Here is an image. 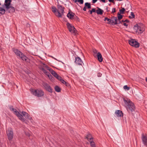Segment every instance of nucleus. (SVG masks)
<instances>
[{"mask_svg": "<svg viewBox=\"0 0 147 147\" xmlns=\"http://www.w3.org/2000/svg\"><path fill=\"white\" fill-rule=\"evenodd\" d=\"M124 101L125 105L128 111L132 112L134 111L135 106L134 104L129 99H124Z\"/></svg>", "mask_w": 147, "mask_h": 147, "instance_id": "f257e3e1", "label": "nucleus"}, {"mask_svg": "<svg viewBox=\"0 0 147 147\" xmlns=\"http://www.w3.org/2000/svg\"><path fill=\"white\" fill-rule=\"evenodd\" d=\"M13 51L17 57H19L22 60L25 61L27 62L30 63V59L20 51L17 49H13Z\"/></svg>", "mask_w": 147, "mask_h": 147, "instance_id": "f03ea898", "label": "nucleus"}, {"mask_svg": "<svg viewBox=\"0 0 147 147\" xmlns=\"http://www.w3.org/2000/svg\"><path fill=\"white\" fill-rule=\"evenodd\" d=\"M134 28L135 32L139 34L142 33L144 30V26L142 24H136L134 26Z\"/></svg>", "mask_w": 147, "mask_h": 147, "instance_id": "7ed1b4c3", "label": "nucleus"}, {"mask_svg": "<svg viewBox=\"0 0 147 147\" xmlns=\"http://www.w3.org/2000/svg\"><path fill=\"white\" fill-rule=\"evenodd\" d=\"M57 11L55 13V15L59 17H61L64 13V9L65 7L62 5L58 4L57 5Z\"/></svg>", "mask_w": 147, "mask_h": 147, "instance_id": "20e7f679", "label": "nucleus"}, {"mask_svg": "<svg viewBox=\"0 0 147 147\" xmlns=\"http://www.w3.org/2000/svg\"><path fill=\"white\" fill-rule=\"evenodd\" d=\"M31 91L33 95L38 97L42 96L44 95V92L41 89H32Z\"/></svg>", "mask_w": 147, "mask_h": 147, "instance_id": "39448f33", "label": "nucleus"}, {"mask_svg": "<svg viewBox=\"0 0 147 147\" xmlns=\"http://www.w3.org/2000/svg\"><path fill=\"white\" fill-rule=\"evenodd\" d=\"M66 25L69 31L72 34L76 35L78 34L77 31L74 27L69 23H67Z\"/></svg>", "mask_w": 147, "mask_h": 147, "instance_id": "423d86ee", "label": "nucleus"}, {"mask_svg": "<svg viewBox=\"0 0 147 147\" xmlns=\"http://www.w3.org/2000/svg\"><path fill=\"white\" fill-rule=\"evenodd\" d=\"M6 134L8 140H11L13 137V132L12 129L11 128H9L8 130L6 131Z\"/></svg>", "mask_w": 147, "mask_h": 147, "instance_id": "0eeeda50", "label": "nucleus"}, {"mask_svg": "<svg viewBox=\"0 0 147 147\" xmlns=\"http://www.w3.org/2000/svg\"><path fill=\"white\" fill-rule=\"evenodd\" d=\"M129 43L131 45L136 48L139 47L140 46L139 43L135 39H131L129 40Z\"/></svg>", "mask_w": 147, "mask_h": 147, "instance_id": "6e6552de", "label": "nucleus"}, {"mask_svg": "<svg viewBox=\"0 0 147 147\" xmlns=\"http://www.w3.org/2000/svg\"><path fill=\"white\" fill-rule=\"evenodd\" d=\"M141 139L144 145L147 146V135H144L143 133L142 134Z\"/></svg>", "mask_w": 147, "mask_h": 147, "instance_id": "1a4fd4ad", "label": "nucleus"}, {"mask_svg": "<svg viewBox=\"0 0 147 147\" xmlns=\"http://www.w3.org/2000/svg\"><path fill=\"white\" fill-rule=\"evenodd\" d=\"M42 85L47 91L51 93L52 92V90L51 88L48 84L45 82H43Z\"/></svg>", "mask_w": 147, "mask_h": 147, "instance_id": "9d476101", "label": "nucleus"}, {"mask_svg": "<svg viewBox=\"0 0 147 147\" xmlns=\"http://www.w3.org/2000/svg\"><path fill=\"white\" fill-rule=\"evenodd\" d=\"M19 118V119L22 121H25L26 119L23 117L21 114H20L19 112L17 111H15V113H14Z\"/></svg>", "mask_w": 147, "mask_h": 147, "instance_id": "9b49d317", "label": "nucleus"}, {"mask_svg": "<svg viewBox=\"0 0 147 147\" xmlns=\"http://www.w3.org/2000/svg\"><path fill=\"white\" fill-rule=\"evenodd\" d=\"M11 2V0H5V3L3 5V7L5 5V7L7 9H8L10 8V5Z\"/></svg>", "mask_w": 147, "mask_h": 147, "instance_id": "f8f14e48", "label": "nucleus"}, {"mask_svg": "<svg viewBox=\"0 0 147 147\" xmlns=\"http://www.w3.org/2000/svg\"><path fill=\"white\" fill-rule=\"evenodd\" d=\"M75 62L76 64L80 65H82L83 63L81 58L79 57H76Z\"/></svg>", "mask_w": 147, "mask_h": 147, "instance_id": "ddd939ff", "label": "nucleus"}, {"mask_svg": "<svg viewBox=\"0 0 147 147\" xmlns=\"http://www.w3.org/2000/svg\"><path fill=\"white\" fill-rule=\"evenodd\" d=\"M115 113L117 117H121L123 116V113L120 110H116Z\"/></svg>", "mask_w": 147, "mask_h": 147, "instance_id": "4468645a", "label": "nucleus"}, {"mask_svg": "<svg viewBox=\"0 0 147 147\" xmlns=\"http://www.w3.org/2000/svg\"><path fill=\"white\" fill-rule=\"evenodd\" d=\"M117 18L114 16L111 19V24L113 25H115V22L117 21Z\"/></svg>", "mask_w": 147, "mask_h": 147, "instance_id": "2eb2a0df", "label": "nucleus"}, {"mask_svg": "<svg viewBox=\"0 0 147 147\" xmlns=\"http://www.w3.org/2000/svg\"><path fill=\"white\" fill-rule=\"evenodd\" d=\"M97 55L98 61L100 62H102L103 61V58L101 53L100 52H98Z\"/></svg>", "mask_w": 147, "mask_h": 147, "instance_id": "dca6fc26", "label": "nucleus"}, {"mask_svg": "<svg viewBox=\"0 0 147 147\" xmlns=\"http://www.w3.org/2000/svg\"><path fill=\"white\" fill-rule=\"evenodd\" d=\"M74 13L72 12H69L67 15V16L70 19H72L74 18Z\"/></svg>", "mask_w": 147, "mask_h": 147, "instance_id": "f3484780", "label": "nucleus"}, {"mask_svg": "<svg viewBox=\"0 0 147 147\" xmlns=\"http://www.w3.org/2000/svg\"><path fill=\"white\" fill-rule=\"evenodd\" d=\"M22 113L23 115L26 118L30 119V116L27 113L25 112V111H22Z\"/></svg>", "mask_w": 147, "mask_h": 147, "instance_id": "a211bd4d", "label": "nucleus"}, {"mask_svg": "<svg viewBox=\"0 0 147 147\" xmlns=\"http://www.w3.org/2000/svg\"><path fill=\"white\" fill-rule=\"evenodd\" d=\"M98 9L96 11V13L98 14L102 15L103 12V11L99 7H97Z\"/></svg>", "mask_w": 147, "mask_h": 147, "instance_id": "6ab92c4d", "label": "nucleus"}, {"mask_svg": "<svg viewBox=\"0 0 147 147\" xmlns=\"http://www.w3.org/2000/svg\"><path fill=\"white\" fill-rule=\"evenodd\" d=\"M5 10L3 8L0 7V16L3 15L5 13Z\"/></svg>", "mask_w": 147, "mask_h": 147, "instance_id": "aec40b11", "label": "nucleus"}, {"mask_svg": "<svg viewBox=\"0 0 147 147\" xmlns=\"http://www.w3.org/2000/svg\"><path fill=\"white\" fill-rule=\"evenodd\" d=\"M86 138L89 141V140H93V138L91 134H88L86 137Z\"/></svg>", "mask_w": 147, "mask_h": 147, "instance_id": "412c9836", "label": "nucleus"}, {"mask_svg": "<svg viewBox=\"0 0 147 147\" xmlns=\"http://www.w3.org/2000/svg\"><path fill=\"white\" fill-rule=\"evenodd\" d=\"M52 75L54 76L56 78L58 77V75L53 70H51V72Z\"/></svg>", "mask_w": 147, "mask_h": 147, "instance_id": "4be33fe9", "label": "nucleus"}, {"mask_svg": "<svg viewBox=\"0 0 147 147\" xmlns=\"http://www.w3.org/2000/svg\"><path fill=\"white\" fill-rule=\"evenodd\" d=\"M85 6L86 7H87L88 9H89L91 8V4L90 3L88 2H86L85 3Z\"/></svg>", "mask_w": 147, "mask_h": 147, "instance_id": "5701e85b", "label": "nucleus"}, {"mask_svg": "<svg viewBox=\"0 0 147 147\" xmlns=\"http://www.w3.org/2000/svg\"><path fill=\"white\" fill-rule=\"evenodd\" d=\"M91 147H96L94 142L93 140H89Z\"/></svg>", "mask_w": 147, "mask_h": 147, "instance_id": "b1692460", "label": "nucleus"}, {"mask_svg": "<svg viewBox=\"0 0 147 147\" xmlns=\"http://www.w3.org/2000/svg\"><path fill=\"white\" fill-rule=\"evenodd\" d=\"M55 91L57 92H60L61 91V88L58 86H56L55 87Z\"/></svg>", "mask_w": 147, "mask_h": 147, "instance_id": "393cba45", "label": "nucleus"}, {"mask_svg": "<svg viewBox=\"0 0 147 147\" xmlns=\"http://www.w3.org/2000/svg\"><path fill=\"white\" fill-rule=\"evenodd\" d=\"M52 11L55 13H55H57V9L56 7L54 6H53L52 7Z\"/></svg>", "mask_w": 147, "mask_h": 147, "instance_id": "a878e982", "label": "nucleus"}, {"mask_svg": "<svg viewBox=\"0 0 147 147\" xmlns=\"http://www.w3.org/2000/svg\"><path fill=\"white\" fill-rule=\"evenodd\" d=\"M9 9V12H13L15 11V8L13 7L10 6V8Z\"/></svg>", "mask_w": 147, "mask_h": 147, "instance_id": "bb28decb", "label": "nucleus"}, {"mask_svg": "<svg viewBox=\"0 0 147 147\" xmlns=\"http://www.w3.org/2000/svg\"><path fill=\"white\" fill-rule=\"evenodd\" d=\"M73 1L75 3H76L77 2H78L80 3L81 4H83L84 3V0H73Z\"/></svg>", "mask_w": 147, "mask_h": 147, "instance_id": "cd10ccee", "label": "nucleus"}, {"mask_svg": "<svg viewBox=\"0 0 147 147\" xmlns=\"http://www.w3.org/2000/svg\"><path fill=\"white\" fill-rule=\"evenodd\" d=\"M117 18L119 20H121L123 18V16L121 15L119 13H117Z\"/></svg>", "mask_w": 147, "mask_h": 147, "instance_id": "c85d7f7f", "label": "nucleus"}, {"mask_svg": "<svg viewBox=\"0 0 147 147\" xmlns=\"http://www.w3.org/2000/svg\"><path fill=\"white\" fill-rule=\"evenodd\" d=\"M111 19L108 18L107 17H105L104 18V21H106L107 20L108 21L107 23L108 24H111Z\"/></svg>", "mask_w": 147, "mask_h": 147, "instance_id": "c756f323", "label": "nucleus"}, {"mask_svg": "<svg viewBox=\"0 0 147 147\" xmlns=\"http://www.w3.org/2000/svg\"><path fill=\"white\" fill-rule=\"evenodd\" d=\"M125 9L124 8H122V9L119 10L120 13L123 14L124 11H125Z\"/></svg>", "mask_w": 147, "mask_h": 147, "instance_id": "7c9ffc66", "label": "nucleus"}, {"mask_svg": "<svg viewBox=\"0 0 147 147\" xmlns=\"http://www.w3.org/2000/svg\"><path fill=\"white\" fill-rule=\"evenodd\" d=\"M61 82L63 84H65L66 86H69V84L66 82L65 81H64L63 79L62 80H61Z\"/></svg>", "mask_w": 147, "mask_h": 147, "instance_id": "2f4dec72", "label": "nucleus"}, {"mask_svg": "<svg viewBox=\"0 0 147 147\" xmlns=\"http://www.w3.org/2000/svg\"><path fill=\"white\" fill-rule=\"evenodd\" d=\"M41 70L43 72L45 73L46 75H47V73H49L48 72L46 69H45L44 68H42L41 69Z\"/></svg>", "mask_w": 147, "mask_h": 147, "instance_id": "473e14b6", "label": "nucleus"}, {"mask_svg": "<svg viewBox=\"0 0 147 147\" xmlns=\"http://www.w3.org/2000/svg\"><path fill=\"white\" fill-rule=\"evenodd\" d=\"M131 16H129V18H134L135 15L134 14V13L133 12H131Z\"/></svg>", "mask_w": 147, "mask_h": 147, "instance_id": "72a5a7b5", "label": "nucleus"}, {"mask_svg": "<svg viewBox=\"0 0 147 147\" xmlns=\"http://www.w3.org/2000/svg\"><path fill=\"white\" fill-rule=\"evenodd\" d=\"M120 20H119L118 19H117V21H116V22H115V25L121 24V22Z\"/></svg>", "mask_w": 147, "mask_h": 147, "instance_id": "f704fd0d", "label": "nucleus"}, {"mask_svg": "<svg viewBox=\"0 0 147 147\" xmlns=\"http://www.w3.org/2000/svg\"><path fill=\"white\" fill-rule=\"evenodd\" d=\"M123 88L125 89H126L127 90H129V87H128L127 85H125L123 86Z\"/></svg>", "mask_w": 147, "mask_h": 147, "instance_id": "c9c22d12", "label": "nucleus"}, {"mask_svg": "<svg viewBox=\"0 0 147 147\" xmlns=\"http://www.w3.org/2000/svg\"><path fill=\"white\" fill-rule=\"evenodd\" d=\"M47 75L50 79H52L53 78L52 76L49 73H47Z\"/></svg>", "mask_w": 147, "mask_h": 147, "instance_id": "e433bc0d", "label": "nucleus"}, {"mask_svg": "<svg viewBox=\"0 0 147 147\" xmlns=\"http://www.w3.org/2000/svg\"><path fill=\"white\" fill-rule=\"evenodd\" d=\"M45 67L47 68V69L49 70L50 72H51V70H53L52 69L49 67L47 65H46Z\"/></svg>", "mask_w": 147, "mask_h": 147, "instance_id": "4c0bfd02", "label": "nucleus"}, {"mask_svg": "<svg viewBox=\"0 0 147 147\" xmlns=\"http://www.w3.org/2000/svg\"><path fill=\"white\" fill-rule=\"evenodd\" d=\"M56 78L58 80H60V81H61V80H63L61 77L59 76V75L58 76V77H57Z\"/></svg>", "mask_w": 147, "mask_h": 147, "instance_id": "58836bf2", "label": "nucleus"}, {"mask_svg": "<svg viewBox=\"0 0 147 147\" xmlns=\"http://www.w3.org/2000/svg\"><path fill=\"white\" fill-rule=\"evenodd\" d=\"M97 76L98 77H100L102 76V74L100 73H98L97 74Z\"/></svg>", "mask_w": 147, "mask_h": 147, "instance_id": "ea45409f", "label": "nucleus"}, {"mask_svg": "<svg viewBox=\"0 0 147 147\" xmlns=\"http://www.w3.org/2000/svg\"><path fill=\"white\" fill-rule=\"evenodd\" d=\"M99 1L100 2H102L104 3H105L107 2V1H106L107 0H99Z\"/></svg>", "mask_w": 147, "mask_h": 147, "instance_id": "a19ab883", "label": "nucleus"}, {"mask_svg": "<svg viewBox=\"0 0 147 147\" xmlns=\"http://www.w3.org/2000/svg\"><path fill=\"white\" fill-rule=\"evenodd\" d=\"M116 12L115 9V8H113L112 9V13H114Z\"/></svg>", "mask_w": 147, "mask_h": 147, "instance_id": "79ce46f5", "label": "nucleus"}, {"mask_svg": "<svg viewBox=\"0 0 147 147\" xmlns=\"http://www.w3.org/2000/svg\"><path fill=\"white\" fill-rule=\"evenodd\" d=\"M91 10L92 12H94L96 11L95 9V8H92Z\"/></svg>", "mask_w": 147, "mask_h": 147, "instance_id": "37998d69", "label": "nucleus"}, {"mask_svg": "<svg viewBox=\"0 0 147 147\" xmlns=\"http://www.w3.org/2000/svg\"><path fill=\"white\" fill-rule=\"evenodd\" d=\"M110 2H112L114 4L115 3V2H114V0H108Z\"/></svg>", "mask_w": 147, "mask_h": 147, "instance_id": "c03bdc74", "label": "nucleus"}, {"mask_svg": "<svg viewBox=\"0 0 147 147\" xmlns=\"http://www.w3.org/2000/svg\"><path fill=\"white\" fill-rule=\"evenodd\" d=\"M93 52L94 53H97V51L96 49H94L93 50Z\"/></svg>", "mask_w": 147, "mask_h": 147, "instance_id": "a18cd8bd", "label": "nucleus"}, {"mask_svg": "<svg viewBox=\"0 0 147 147\" xmlns=\"http://www.w3.org/2000/svg\"><path fill=\"white\" fill-rule=\"evenodd\" d=\"M16 111L17 110L16 109L13 108L11 111H13L14 113H15V111Z\"/></svg>", "mask_w": 147, "mask_h": 147, "instance_id": "49530a36", "label": "nucleus"}, {"mask_svg": "<svg viewBox=\"0 0 147 147\" xmlns=\"http://www.w3.org/2000/svg\"><path fill=\"white\" fill-rule=\"evenodd\" d=\"M98 0H92V2L93 3H95Z\"/></svg>", "mask_w": 147, "mask_h": 147, "instance_id": "de8ad7c7", "label": "nucleus"}, {"mask_svg": "<svg viewBox=\"0 0 147 147\" xmlns=\"http://www.w3.org/2000/svg\"><path fill=\"white\" fill-rule=\"evenodd\" d=\"M9 108L10 109V110L11 111L12 110L13 108V106H11L10 107H9Z\"/></svg>", "mask_w": 147, "mask_h": 147, "instance_id": "09e8293b", "label": "nucleus"}, {"mask_svg": "<svg viewBox=\"0 0 147 147\" xmlns=\"http://www.w3.org/2000/svg\"><path fill=\"white\" fill-rule=\"evenodd\" d=\"M86 7L85 6L83 8V10L84 11H86Z\"/></svg>", "mask_w": 147, "mask_h": 147, "instance_id": "8fccbe9b", "label": "nucleus"}, {"mask_svg": "<svg viewBox=\"0 0 147 147\" xmlns=\"http://www.w3.org/2000/svg\"><path fill=\"white\" fill-rule=\"evenodd\" d=\"M123 25L126 27H127L128 26V24H127L125 23H123Z\"/></svg>", "mask_w": 147, "mask_h": 147, "instance_id": "3c124183", "label": "nucleus"}, {"mask_svg": "<svg viewBox=\"0 0 147 147\" xmlns=\"http://www.w3.org/2000/svg\"><path fill=\"white\" fill-rule=\"evenodd\" d=\"M126 22L127 23L129 22V21L127 20H125V22Z\"/></svg>", "mask_w": 147, "mask_h": 147, "instance_id": "603ef678", "label": "nucleus"}, {"mask_svg": "<svg viewBox=\"0 0 147 147\" xmlns=\"http://www.w3.org/2000/svg\"><path fill=\"white\" fill-rule=\"evenodd\" d=\"M89 12L90 14H92V12L91 10H89Z\"/></svg>", "mask_w": 147, "mask_h": 147, "instance_id": "864d4df0", "label": "nucleus"}, {"mask_svg": "<svg viewBox=\"0 0 147 147\" xmlns=\"http://www.w3.org/2000/svg\"><path fill=\"white\" fill-rule=\"evenodd\" d=\"M106 10H107V12H109V10H108V7H106Z\"/></svg>", "mask_w": 147, "mask_h": 147, "instance_id": "5fc2aeb1", "label": "nucleus"}, {"mask_svg": "<svg viewBox=\"0 0 147 147\" xmlns=\"http://www.w3.org/2000/svg\"><path fill=\"white\" fill-rule=\"evenodd\" d=\"M122 22H125V20H122L121 21Z\"/></svg>", "mask_w": 147, "mask_h": 147, "instance_id": "6e6d98bb", "label": "nucleus"}, {"mask_svg": "<svg viewBox=\"0 0 147 147\" xmlns=\"http://www.w3.org/2000/svg\"><path fill=\"white\" fill-rule=\"evenodd\" d=\"M146 82H147V78H146Z\"/></svg>", "mask_w": 147, "mask_h": 147, "instance_id": "4d7b16f0", "label": "nucleus"}, {"mask_svg": "<svg viewBox=\"0 0 147 147\" xmlns=\"http://www.w3.org/2000/svg\"><path fill=\"white\" fill-rule=\"evenodd\" d=\"M1 5V3L0 2V5Z\"/></svg>", "mask_w": 147, "mask_h": 147, "instance_id": "13d9d810", "label": "nucleus"}]
</instances>
